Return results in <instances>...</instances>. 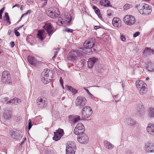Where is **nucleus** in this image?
<instances>
[{
  "label": "nucleus",
  "instance_id": "obj_53",
  "mask_svg": "<svg viewBox=\"0 0 154 154\" xmlns=\"http://www.w3.org/2000/svg\"><path fill=\"white\" fill-rule=\"evenodd\" d=\"M47 0H44L45 1V2L43 3V6L45 5H47Z\"/></svg>",
  "mask_w": 154,
  "mask_h": 154
},
{
  "label": "nucleus",
  "instance_id": "obj_38",
  "mask_svg": "<svg viewBox=\"0 0 154 154\" xmlns=\"http://www.w3.org/2000/svg\"><path fill=\"white\" fill-rule=\"evenodd\" d=\"M5 20L8 22L10 24L11 23V22L9 21V17L8 16V14L7 13H5Z\"/></svg>",
  "mask_w": 154,
  "mask_h": 154
},
{
  "label": "nucleus",
  "instance_id": "obj_28",
  "mask_svg": "<svg viewBox=\"0 0 154 154\" xmlns=\"http://www.w3.org/2000/svg\"><path fill=\"white\" fill-rule=\"evenodd\" d=\"M103 65L100 63L95 66V69L96 71L98 72H102L103 70Z\"/></svg>",
  "mask_w": 154,
  "mask_h": 154
},
{
  "label": "nucleus",
  "instance_id": "obj_9",
  "mask_svg": "<svg viewBox=\"0 0 154 154\" xmlns=\"http://www.w3.org/2000/svg\"><path fill=\"white\" fill-rule=\"evenodd\" d=\"M92 112V109L90 107L88 106H85L83 107L82 110V117L85 118H87L91 115Z\"/></svg>",
  "mask_w": 154,
  "mask_h": 154
},
{
  "label": "nucleus",
  "instance_id": "obj_45",
  "mask_svg": "<svg viewBox=\"0 0 154 154\" xmlns=\"http://www.w3.org/2000/svg\"><path fill=\"white\" fill-rule=\"evenodd\" d=\"M97 10H95V11L97 15L99 16L100 14V12L98 8L97 9Z\"/></svg>",
  "mask_w": 154,
  "mask_h": 154
},
{
  "label": "nucleus",
  "instance_id": "obj_49",
  "mask_svg": "<svg viewBox=\"0 0 154 154\" xmlns=\"http://www.w3.org/2000/svg\"><path fill=\"white\" fill-rule=\"evenodd\" d=\"M26 138L23 139V140L21 143V145H23L24 143H25V141L26 140Z\"/></svg>",
  "mask_w": 154,
  "mask_h": 154
},
{
  "label": "nucleus",
  "instance_id": "obj_5",
  "mask_svg": "<svg viewBox=\"0 0 154 154\" xmlns=\"http://www.w3.org/2000/svg\"><path fill=\"white\" fill-rule=\"evenodd\" d=\"M76 145L73 142H68L66 145V154H75L76 151Z\"/></svg>",
  "mask_w": 154,
  "mask_h": 154
},
{
  "label": "nucleus",
  "instance_id": "obj_34",
  "mask_svg": "<svg viewBox=\"0 0 154 154\" xmlns=\"http://www.w3.org/2000/svg\"><path fill=\"white\" fill-rule=\"evenodd\" d=\"M100 4L101 5L108 7L109 6V1L108 0H102L100 2Z\"/></svg>",
  "mask_w": 154,
  "mask_h": 154
},
{
  "label": "nucleus",
  "instance_id": "obj_11",
  "mask_svg": "<svg viewBox=\"0 0 154 154\" xmlns=\"http://www.w3.org/2000/svg\"><path fill=\"white\" fill-rule=\"evenodd\" d=\"M1 81L5 84H10L11 81L10 74L8 72L4 71L2 72Z\"/></svg>",
  "mask_w": 154,
  "mask_h": 154
},
{
  "label": "nucleus",
  "instance_id": "obj_64",
  "mask_svg": "<svg viewBox=\"0 0 154 154\" xmlns=\"http://www.w3.org/2000/svg\"><path fill=\"white\" fill-rule=\"evenodd\" d=\"M2 52V51H0V54Z\"/></svg>",
  "mask_w": 154,
  "mask_h": 154
},
{
  "label": "nucleus",
  "instance_id": "obj_12",
  "mask_svg": "<svg viewBox=\"0 0 154 154\" xmlns=\"http://www.w3.org/2000/svg\"><path fill=\"white\" fill-rule=\"evenodd\" d=\"M47 99L45 97H39L37 100V104L39 107L44 108L47 106Z\"/></svg>",
  "mask_w": 154,
  "mask_h": 154
},
{
  "label": "nucleus",
  "instance_id": "obj_54",
  "mask_svg": "<svg viewBox=\"0 0 154 154\" xmlns=\"http://www.w3.org/2000/svg\"><path fill=\"white\" fill-rule=\"evenodd\" d=\"M126 154H132V153L131 151L128 150L127 151Z\"/></svg>",
  "mask_w": 154,
  "mask_h": 154
},
{
  "label": "nucleus",
  "instance_id": "obj_23",
  "mask_svg": "<svg viewBox=\"0 0 154 154\" xmlns=\"http://www.w3.org/2000/svg\"><path fill=\"white\" fill-rule=\"evenodd\" d=\"M72 18L70 14L67 13H64V15L62 17V20L61 21V23H63V22L66 21L67 23H69L71 20Z\"/></svg>",
  "mask_w": 154,
  "mask_h": 154
},
{
  "label": "nucleus",
  "instance_id": "obj_10",
  "mask_svg": "<svg viewBox=\"0 0 154 154\" xmlns=\"http://www.w3.org/2000/svg\"><path fill=\"white\" fill-rule=\"evenodd\" d=\"M124 22L127 25L131 26L134 24L136 20L135 17L131 15H127L124 18Z\"/></svg>",
  "mask_w": 154,
  "mask_h": 154
},
{
  "label": "nucleus",
  "instance_id": "obj_37",
  "mask_svg": "<svg viewBox=\"0 0 154 154\" xmlns=\"http://www.w3.org/2000/svg\"><path fill=\"white\" fill-rule=\"evenodd\" d=\"M21 102V100L15 97L14 100V105H18Z\"/></svg>",
  "mask_w": 154,
  "mask_h": 154
},
{
  "label": "nucleus",
  "instance_id": "obj_36",
  "mask_svg": "<svg viewBox=\"0 0 154 154\" xmlns=\"http://www.w3.org/2000/svg\"><path fill=\"white\" fill-rule=\"evenodd\" d=\"M60 49H54V55L53 56V57H52V59L54 61V58L56 57V55L58 53Z\"/></svg>",
  "mask_w": 154,
  "mask_h": 154
},
{
  "label": "nucleus",
  "instance_id": "obj_41",
  "mask_svg": "<svg viewBox=\"0 0 154 154\" xmlns=\"http://www.w3.org/2000/svg\"><path fill=\"white\" fill-rule=\"evenodd\" d=\"M14 98L13 99L10 100L9 102H8L7 103L10 104H11V105H13V104L14 105Z\"/></svg>",
  "mask_w": 154,
  "mask_h": 154
},
{
  "label": "nucleus",
  "instance_id": "obj_33",
  "mask_svg": "<svg viewBox=\"0 0 154 154\" xmlns=\"http://www.w3.org/2000/svg\"><path fill=\"white\" fill-rule=\"evenodd\" d=\"M148 116L150 118L154 117V109L152 108H150L148 111Z\"/></svg>",
  "mask_w": 154,
  "mask_h": 154
},
{
  "label": "nucleus",
  "instance_id": "obj_18",
  "mask_svg": "<svg viewBox=\"0 0 154 154\" xmlns=\"http://www.w3.org/2000/svg\"><path fill=\"white\" fill-rule=\"evenodd\" d=\"M137 114L140 118H142L145 114L144 109L141 103L139 104L137 109Z\"/></svg>",
  "mask_w": 154,
  "mask_h": 154
},
{
  "label": "nucleus",
  "instance_id": "obj_2",
  "mask_svg": "<svg viewBox=\"0 0 154 154\" xmlns=\"http://www.w3.org/2000/svg\"><path fill=\"white\" fill-rule=\"evenodd\" d=\"M42 82L46 84L50 82L51 79L53 76L52 72L49 69H45L42 73Z\"/></svg>",
  "mask_w": 154,
  "mask_h": 154
},
{
  "label": "nucleus",
  "instance_id": "obj_27",
  "mask_svg": "<svg viewBox=\"0 0 154 154\" xmlns=\"http://www.w3.org/2000/svg\"><path fill=\"white\" fill-rule=\"evenodd\" d=\"M45 33L44 30H40L38 31V37L41 40H42L45 37Z\"/></svg>",
  "mask_w": 154,
  "mask_h": 154
},
{
  "label": "nucleus",
  "instance_id": "obj_42",
  "mask_svg": "<svg viewBox=\"0 0 154 154\" xmlns=\"http://www.w3.org/2000/svg\"><path fill=\"white\" fill-rule=\"evenodd\" d=\"M4 10V8H2L1 10H0V19L2 18V14L3 13Z\"/></svg>",
  "mask_w": 154,
  "mask_h": 154
},
{
  "label": "nucleus",
  "instance_id": "obj_3",
  "mask_svg": "<svg viewBox=\"0 0 154 154\" xmlns=\"http://www.w3.org/2000/svg\"><path fill=\"white\" fill-rule=\"evenodd\" d=\"M136 86L140 94H145L147 91L146 84L142 80H138L136 82Z\"/></svg>",
  "mask_w": 154,
  "mask_h": 154
},
{
  "label": "nucleus",
  "instance_id": "obj_31",
  "mask_svg": "<svg viewBox=\"0 0 154 154\" xmlns=\"http://www.w3.org/2000/svg\"><path fill=\"white\" fill-rule=\"evenodd\" d=\"M126 122L128 125L131 126L134 125L136 124V121L131 118H128L127 119Z\"/></svg>",
  "mask_w": 154,
  "mask_h": 154
},
{
  "label": "nucleus",
  "instance_id": "obj_29",
  "mask_svg": "<svg viewBox=\"0 0 154 154\" xmlns=\"http://www.w3.org/2000/svg\"><path fill=\"white\" fill-rule=\"evenodd\" d=\"M104 144L105 146L109 149H112L113 148V145L107 141H105Z\"/></svg>",
  "mask_w": 154,
  "mask_h": 154
},
{
  "label": "nucleus",
  "instance_id": "obj_26",
  "mask_svg": "<svg viewBox=\"0 0 154 154\" xmlns=\"http://www.w3.org/2000/svg\"><path fill=\"white\" fill-rule=\"evenodd\" d=\"M11 112L10 111H7L3 114V117L5 121H7L11 118Z\"/></svg>",
  "mask_w": 154,
  "mask_h": 154
},
{
  "label": "nucleus",
  "instance_id": "obj_62",
  "mask_svg": "<svg viewBox=\"0 0 154 154\" xmlns=\"http://www.w3.org/2000/svg\"><path fill=\"white\" fill-rule=\"evenodd\" d=\"M20 9L21 10H22L23 9V8H22V6H21V7H20Z\"/></svg>",
  "mask_w": 154,
  "mask_h": 154
},
{
  "label": "nucleus",
  "instance_id": "obj_61",
  "mask_svg": "<svg viewBox=\"0 0 154 154\" xmlns=\"http://www.w3.org/2000/svg\"><path fill=\"white\" fill-rule=\"evenodd\" d=\"M28 124H31V120L30 119L28 120Z\"/></svg>",
  "mask_w": 154,
  "mask_h": 154
},
{
  "label": "nucleus",
  "instance_id": "obj_24",
  "mask_svg": "<svg viewBox=\"0 0 154 154\" xmlns=\"http://www.w3.org/2000/svg\"><path fill=\"white\" fill-rule=\"evenodd\" d=\"M153 50L149 48H146L144 50L143 56V57H146L151 55L153 54Z\"/></svg>",
  "mask_w": 154,
  "mask_h": 154
},
{
  "label": "nucleus",
  "instance_id": "obj_56",
  "mask_svg": "<svg viewBox=\"0 0 154 154\" xmlns=\"http://www.w3.org/2000/svg\"><path fill=\"white\" fill-rule=\"evenodd\" d=\"M84 89L85 90V91L87 92V93H89V91L87 89L85 88H84Z\"/></svg>",
  "mask_w": 154,
  "mask_h": 154
},
{
  "label": "nucleus",
  "instance_id": "obj_46",
  "mask_svg": "<svg viewBox=\"0 0 154 154\" xmlns=\"http://www.w3.org/2000/svg\"><path fill=\"white\" fill-rule=\"evenodd\" d=\"M31 13V11L30 10H28L26 13L25 14H23L22 16H21V18H22L23 16L24 15H27V14H30Z\"/></svg>",
  "mask_w": 154,
  "mask_h": 154
},
{
  "label": "nucleus",
  "instance_id": "obj_58",
  "mask_svg": "<svg viewBox=\"0 0 154 154\" xmlns=\"http://www.w3.org/2000/svg\"><path fill=\"white\" fill-rule=\"evenodd\" d=\"M11 30H9L8 31V34H9V35H10V34H11Z\"/></svg>",
  "mask_w": 154,
  "mask_h": 154
},
{
  "label": "nucleus",
  "instance_id": "obj_39",
  "mask_svg": "<svg viewBox=\"0 0 154 154\" xmlns=\"http://www.w3.org/2000/svg\"><path fill=\"white\" fill-rule=\"evenodd\" d=\"M131 7V6L129 4H126L124 6V9L125 10H127Z\"/></svg>",
  "mask_w": 154,
  "mask_h": 154
},
{
  "label": "nucleus",
  "instance_id": "obj_13",
  "mask_svg": "<svg viewBox=\"0 0 154 154\" xmlns=\"http://www.w3.org/2000/svg\"><path fill=\"white\" fill-rule=\"evenodd\" d=\"M78 141L82 144L87 143L88 141L89 138L84 133L77 134Z\"/></svg>",
  "mask_w": 154,
  "mask_h": 154
},
{
  "label": "nucleus",
  "instance_id": "obj_20",
  "mask_svg": "<svg viewBox=\"0 0 154 154\" xmlns=\"http://www.w3.org/2000/svg\"><path fill=\"white\" fill-rule=\"evenodd\" d=\"M98 62V59L95 57L89 58L87 62L88 67L89 68H92Z\"/></svg>",
  "mask_w": 154,
  "mask_h": 154
},
{
  "label": "nucleus",
  "instance_id": "obj_47",
  "mask_svg": "<svg viewBox=\"0 0 154 154\" xmlns=\"http://www.w3.org/2000/svg\"><path fill=\"white\" fill-rule=\"evenodd\" d=\"M15 35L17 36H19L20 35V33L18 31H17V30H15Z\"/></svg>",
  "mask_w": 154,
  "mask_h": 154
},
{
  "label": "nucleus",
  "instance_id": "obj_52",
  "mask_svg": "<svg viewBox=\"0 0 154 154\" xmlns=\"http://www.w3.org/2000/svg\"><path fill=\"white\" fill-rule=\"evenodd\" d=\"M94 29H98L100 28V26H95L94 27Z\"/></svg>",
  "mask_w": 154,
  "mask_h": 154
},
{
  "label": "nucleus",
  "instance_id": "obj_43",
  "mask_svg": "<svg viewBox=\"0 0 154 154\" xmlns=\"http://www.w3.org/2000/svg\"><path fill=\"white\" fill-rule=\"evenodd\" d=\"M140 33L139 32H135L133 35V36L134 37H136L139 35H140Z\"/></svg>",
  "mask_w": 154,
  "mask_h": 154
},
{
  "label": "nucleus",
  "instance_id": "obj_25",
  "mask_svg": "<svg viewBox=\"0 0 154 154\" xmlns=\"http://www.w3.org/2000/svg\"><path fill=\"white\" fill-rule=\"evenodd\" d=\"M69 120L70 121L75 123L80 120V117L78 116L70 115L69 116Z\"/></svg>",
  "mask_w": 154,
  "mask_h": 154
},
{
  "label": "nucleus",
  "instance_id": "obj_17",
  "mask_svg": "<svg viewBox=\"0 0 154 154\" xmlns=\"http://www.w3.org/2000/svg\"><path fill=\"white\" fill-rule=\"evenodd\" d=\"M54 136L53 137V139L56 141H57L60 139L64 134V131L63 129L59 128L54 133Z\"/></svg>",
  "mask_w": 154,
  "mask_h": 154
},
{
  "label": "nucleus",
  "instance_id": "obj_22",
  "mask_svg": "<svg viewBox=\"0 0 154 154\" xmlns=\"http://www.w3.org/2000/svg\"><path fill=\"white\" fill-rule=\"evenodd\" d=\"M146 131L148 134L154 137V124L149 123L146 127Z\"/></svg>",
  "mask_w": 154,
  "mask_h": 154
},
{
  "label": "nucleus",
  "instance_id": "obj_57",
  "mask_svg": "<svg viewBox=\"0 0 154 154\" xmlns=\"http://www.w3.org/2000/svg\"><path fill=\"white\" fill-rule=\"evenodd\" d=\"M93 9L94 10H97V9L98 8L96 7L95 6H94L93 7Z\"/></svg>",
  "mask_w": 154,
  "mask_h": 154
},
{
  "label": "nucleus",
  "instance_id": "obj_14",
  "mask_svg": "<svg viewBox=\"0 0 154 154\" xmlns=\"http://www.w3.org/2000/svg\"><path fill=\"white\" fill-rule=\"evenodd\" d=\"M85 128L84 125L82 123H78L74 129V133L77 135L84 133L85 132Z\"/></svg>",
  "mask_w": 154,
  "mask_h": 154
},
{
  "label": "nucleus",
  "instance_id": "obj_8",
  "mask_svg": "<svg viewBox=\"0 0 154 154\" xmlns=\"http://www.w3.org/2000/svg\"><path fill=\"white\" fill-rule=\"evenodd\" d=\"M86 98L82 96L78 97L75 100L76 106L79 109H81L86 104Z\"/></svg>",
  "mask_w": 154,
  "mask_h": 154
},
{
  "label": "nucleus",
  "instance_id": "obj_60",
  "mask_svg": "<svg viewBox=\"0 0 154 154\" xmlns=\"http://www.w3.org/2000/svg\"><path fill=\"white\" fill-rule=\"evenodd\" d=\"M19 5V4H16L14 6H13V8H14L15 7Z\"/></svg>",
  "mask_w": 154,
  "mask_h": 154
},
{
  "label": "nucleus",
  "instance_id": "obj_16",
  "mask_svg": "<svg viewBox=\"0 0 154 154\" xmlns=\"http://www.w3.org/2000/svg\"><path fill=\"white\" fill-rule=\"evenodd\" d=\"M43 28L45 29L49 36L51 35L54 32V28L52 26V24L49 22H47L45 23Z\"/></svg>",
  "mask_w": 154,
  "mask_h": 154
},
{
  "label": "nucleus",
  "instance_id": "obj_1",
  "mask_svg": "<svg viewBox=\"0 0 154 154\" xmlns=\"http://www.w3.org/2000/svg\"><path fill=\"white\" fill-rule=\"evenodd\" d=\"M83 53L88 54V52L83 48H80L75 51H71L68 54V59L72 61L79 60L83 57Z\"/></svg>",
  "mask_w": 154,
  "mask_h": 154
},
{
  "label": "nucleus",
  "instance_id": "obj_6",
  "mask_svg": "<svg viewBox=\"0 0 154 154\" xmlns=\"http://www.w3.org/2000/svg\"><path fill=\"white\" fill-rule=\"evenodd\" d=\"M141 6L142 8L139 10L140 13L144 15H148L152 12L151 8L148 4H142Z\"/></svg>",
  "mask_w": 154,
  "mask_h": 154
},
{
  "label": "nucleus",
  "instance_id": "obj_32",
  "mask_svg": "<svg viewBox=\"0 0 154 154\" xmlns=\"http://www.w3.org/2000/svg\"><path fill=\"white\" fill-rule=\"evenodd\" d=\"M147 69L150 72L153 71L154 70V63L151 62H149Z\"/></svg>",
  "mask_w": 154,
  "mask_h": 154
},
{
  "label": "nucleus",
  "instance_id": "obj_40",
  "mask_svg": "<svg viewBox=\"0 0 154 154\" xmlns=\"http://www.w3.org/2000/svg\"><path fill=\"white\" fill-rule=\"evenodd\" d=\"M64 31L66 32H73V29L66 28L64 29Z\"/></svg>",
  "mask_w": 154,
  "mask_h": 154
},
{
  "label": "nucleus",
  "instance_id": "obj_48",
  "mask_svg": "<svg viewBox=\"0 0 154 154\" xmlns=\"http://www.w3.org/2000/svg\"><path fill=\"white\" fill-rule=\"evenodd\" d=\"M107 15H108V16L109 17V18H112V17H113V15H112V14L111 13H107Z\"/></svg>",
  "mask_w": 154,
  "mask_h": 154
},
{
  "label": "nucleus",
  "instance_id": "obj_19",
  "mask_svg": "<svg viewBox=\"0 0 154 154\" xmlns=\"http://www.w3.org/2000/svg\"><path fill=\"white\" fill-rule=\"evenodd\" d=\"M28 59V61L30 64L35 66L41 65L42 63V62L38 61L34 57L29 56Z\"/></svg>",
  "mask_w": 154,
  "mask_h": 154
},
{
  "label": "nucleus",
  "instance_id": "obj_4",
  "mask_svg": "<svg viewBox=\"0 0 154 154\" xmlns=\"http://www.w3.org/2000/svg\"><path fill=\"white\" fill-rule=\"evenodd\" d=\"M95 39L94 38H91L85 41L84 43V48L83 49H85L86 51L88 52V54H90L91 51V49L92 48L95 43Z\"/></svg>",
  "mask_w": 154,
  "mask_h": 154
},
{
  "label": "nucleus",
  "instance_id": "obj_35",
  "mask_svg": "<svg viewBox=\"0 0 154 154\" xmlns=\"http://www.w3.org/2000/svg\"><path fill=\"white\" fill-rule=\"evenodd\" d=\"M11 136L12 138L17 139L19 136V134L17 132L12 131L11 133Z\"/></svg>",
  "mask_w": 154,
  "mask_h": 154
},
{
  "label": "nucleus",
  "instance_id": "obj_55",
  "mask_svg": "<svg viewBox=\"0 0 154 154\" xmlns=\"http://www.w3.org/2000/svg\"><path fill=\"white\" fill-rule=\"evenodd\" d=\"M88 95L90 97H91V98H93V96L92 94L91 93H90V92H89V93H88Z\"/></svg>",
  "mask_w": 154,
  "mask_h": 154
},
{
  "label": "nucleus",
  "instance_id": "obj_30",
  "mask_svg": "<svg viewBox=\"0 0 154 154\" xmlns=\"http://www.w3.org/2000/svg\"><path fill=\"white\" fill-rule=\"evenodd\" d=\"M65 88L68 91L71 92L73 94H75L77 92V90L73 88L72 87L69 86L68 85H66L65 86Z\"/></svg>",
  "mask_w": 154,
  "mask_h": 154
},
{
  "label": "nucleus",
  "instance_id": "obj_44",
  "mask_svg": "<svg viewBox=\"0 0 154 154\" xmlns=\"http://www.w3.org/2000/svg\"><path fill=\"white\" fill-rule=\"evenodd\" d=\"M121 38L123 41H125L126 40V38L123 35H122L121 36Z\"/></svg>",
  "mask_w": 154,
  "mask_h": 154
},
{
  "label": "nucleus",
  "instance_id": "obj_63",
  "mask_svg": "<svg viewBox=\"0 0 154 154\" xmlns=\"http://www.w3.org/2000/svg\"><path fill=\"white\" fill-rule=\"evenodd\" d=\"M153 39L154 40V34H153Z\"/></svg>",
  "mask_w": 154,
  "mask_h": 154
},
{
  "label": "nucleus",
  "instance_id": "obj_7",
  "mask_svg": "<svg viewBox=\"0 0 154 154\" xmlns=\"http://www.w3.org/2000/svg\"><path fill=\"white\" fill-rule=\"evenodd\" d=\"M143 148L146 153H154V143L148 141L145 143Z\"/></svg>",
  "mask_w": 154,
  "mask_h": 154
},
{
  "label": "nucleus",
  "instance_id": "obj_50",
  "mask_svg": "<svg viewBox=\"0 0 154 154\" xmlns=\"http://www.w3.org/2000/svg\"><path fill=\"white\" fill-rule=\"evenodd\" d=\"M10 46L12 47H13L14 46V45H15V44H14V42H11L10 43Z\"/></svg>",
  "mask_w": 154,
  "mask_h": 154
},
{
  "label": "nucleus",
  "instance_id": "obj_21",
  "mask_svg": "<svg viewBox=\"0 0 154 154\" xmlns=\"http://www.w3.org/2000/svg\"><path fill=\"white\" fill-rule=\"evenodd\" d=\"M122 21L118 17H114L112 19V24L115 27L119 28L122 26Z\"/></svg>",
  "mask_w": 154,
  "mask_h": 154
},
{
  "label": "nucleus",
  "instance_id": "obj_59",
  "mask_svg": "<svg viewBox=\"0 0 154 154\" xmlns=\"http://www.w3.org/2000/svg\"><path fill=\"white\" fill-rule=\"evenodd\" d=\"M20 119V117H18L17 118V119L16 121L17 122H18Z\"/></svg>",
  "mask_w": 154,
  "mask_h": 154
},
{
  "label": "nucleus",
  "instance_id": "obj_51",
  "mask_svg": "<svg viewBox=\"0 0 154 154\" xmlns=\"http://www.w3.org/2000/svg\"><path fill=\"white\" fill-rule=\"evenodd\" d=\"M32 126V125L31 124H28V129L29 130L31 128Z\"/></svg>",
  "mask_w": 154,
  "mask_h": 154
},
{
  "label": "nucleus",
  "instance_id": "obj_15",
  "mask_svg": "<svg viewBox=\"0 0 154 154\" xmlns=\"http://www.w3.org/2000/svg\"><path fill=\"white\" fill-rule=\"evenodd\" d=\"M60 14L58 9L56 8H54L52 11L48 10L46 11L47 15L52 18L58 17Z\"/></svg>",
  "mask_w": 154,
  "mask_h": 154
}]
</instances>
